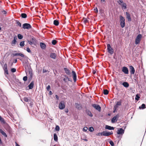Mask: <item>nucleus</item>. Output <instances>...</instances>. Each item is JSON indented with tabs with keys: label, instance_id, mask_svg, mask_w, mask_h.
Segmentation results:
<instances>
[{
	"label": "nucleus",
	"instance_id": "1",
	"mask_svg": "<svg viewBox=\"0 0 146 146\" xmlns=\"http://www.w3.org/2000/svg\"><path fill=\"white\" fill-rule=\"evenodd\" d=\"M11 55L13 56L14 57L17 56H21L22 57H23L24 58V59L25 60V61H28V57L25 55L24 54L21 53H12L11 54Z\"/></svg>",
	"mask_w": 146,
	"mask_h": 146
},
{
	"label": "nucleus",
	"instance_id": "2",
	"mask_svg": "<svg viewBox=\"0 0 146 146\" xmlns=\"http://www.w3.org/2000/svg\"><path fill=\"white\" fill-rule=\"evenodd\" d=\"M119 22L121 26V27L123 28L125 25V19L121 15L119 16Z\"/></svg>",
	"mask_w": 146,
	"mask_h": 146
},
{
	"label": "nucleus",
	"instance_id": "3",
	"mask_svg": "<svg viewBox=\"0 0 146 146\" xmlns=\"http://www.w3.org/2000/svg\"><path fill=\"white\" fill-rule=\"evenodd\" d=\"M28 61H25L23 62V65L25 68V71L26 74H27V70L28 69V72L29 71V69H31V66L27 64Z\"/></svg>",
	"mask_w": 146,
	"mask_h": 146
},
{
	"label": "nucleus",
	"instance_id": "4",
	"mask_svg": "<svg viewBox=\"0 0 146 146\" xmlns=\"http://www.w3.org/2000/svg\"><path fill=\"white\" fill-rule=\"evenodd\" d=\"M107 49L108 50V52L112 55L113 54L114 50L111 47L110 44H107Z\"/></svg>",
	"mask_w": 146,
	"mask_h": 146
},
{
	"label": "nucleus",
	"instance_id": "5",
	"mask_svg": "<svg viewBox=\"0 0 146 146\" xmlns=\"http://www.w3.org/2000/svg\"><path fill=\"white\" fill-rule=\"evenodd\" d=\"M22 28L24 29H29L32 28V26L30 24L26 23L23 25Z\"/></svg>",
	"mask_w": 146,
	"mask_h": 146
},
{
	"label": "nucleus",
	"instance_id": "6",
	"mask_svg": "<svg viewBox=\"0 0 146 146\" xmlns=\"http://www.w3.org/2000/svg\"><path fill=\"white\" fill-rule=\"evenodd\" d=\"M141 37L142 35L140 34H139L137 35L135 39V44H137L139 43Z\"/></svg>",
	"mask_w": 146,
	"mask_h": 146
},
{
	"label": "nucleus",
	"instance_id": "7",
	"mask_svg": "<svg viewBox=\"0 0 146 146\" xmlns=\"http://www.w3.org/2000/svg\"><path fill=\"white\" fill-rule=\"evenodd\" d=\"M92 106L96 110L99 112H100L101 110V107L98 104H94L92 105Z\"/></svg>",
	"mask_w": 146,
	"mask_h": 146
},
{
	"label": "nucleus",
	"instance_id": "8",
	"mask_svg": "<svg viewBox=\"0 0 146 146\" xmlns=\"http://www.w3.org/2000/svg\"><path fill=\"white\" fill-rule=\"evenodd\" d=\"M119 116V115L117 114L116 115L113 117L111 119V122L112 123H114L117 121L118 118Z\"/></svg>",
	"mask_w": 146,
	"mask_h": 146
},
{
	"label": "nucleus",
	"instance_id": "9",
	"mask_svg": "<svg viewBox=\"0 0 146 146\" xmlns=\"http://www.w3.org/2000/svg\"><path fill=\"white\" fill-rule=\"evenodd\" d=\"M29 74L30 75V76H29L28 80L29 82H30L32 80L33 76V71L32 69L30 68L29 69Z\"/></svg>",
	"mask_w": 146,
	"mask_h": 146
},
{
	"label": "nucleus",
	"instance_id": "10",
	"mask_svg": "<svg viewBox=\"0 0 146 146\" xmlns=\"http://www.w3.org/2000/svg\"><path fill=\"white\" fill-rule=\"evenodd\" d=\"M124 133V130L122 128H118L117 132V133L119 135L122 136Z\"/></svg>",
	"mask_w": 146,
	"mask_h": 146
},
{
	"label": "nucleus",
	"instance_id": "11",
	"mask_svg": "<svg viewBox=\"0 0 146 146\" xmlns=\"http://www.w3.org/2000/svg\"><path fill=\"white\" fill-rule=\"evenodd\" d=\"M72 74L74 81V82H76L77 80L76 74L74 71H72Z\"/></svg>",
	"mask_w": 146,
	"mask_h": 146
},
{
	"label": "nucleus",
	"instance_id": "12",
	"mask_svg": "<svg viewBox=\"0 0 146 146\" xmlns=\"http://www.w3.org/2000/svg\"><path fill=\"white\" fill-rule=\"evenodd\" d=\"M65 107L64 102L63 101H61L59 104V108L60 110L63 109Z\"/></svg>",
	"mask_w": 146,
	"mask_h": 146
},
{
	"label": "nucleus",
	"instance_id": "13",
	"mask_svg": "<svg viewBox=\"0 0 146 146\" xmlns=\"http://www.w3.org/2000/svg\"><path fill=\"white\" fill-rule=\"evenodd\" d=\"M122 70L125 74H129V70L128 68L126 67H123L122 68Z\"/></svg>",
	"mask_w": 146,
	"mask_h": 146
},
{
	"label": "nucleus",
	"instance_id": "14",
	"mask_svg": "<svg viewBox=\"0 0 146 146\" xmlns=\"http://www.w3.org/2000/svg\"><path fill=\"white\" fill-rule=\"evenodd\" d=\"M129 68L130 74H134L135 72V70L134 67L132 66H129Z\"/></svg>",
	"mask_w": 146,
	"mask_h": 146
},
{
	"label": "nucleus",
	"instance_id": "15",
	"mask_svg": "<svg viewBox=\"0 0 146 146\" xmlns=\"http://www.w3.org/2000/svg\"><path fill=\"white\" fill-rule=\"evenodd\" d=\"M64 70L66 74L68 75H70V76L71 72L68 69L66 68H64Z\"/></svg>",
	"mask_w": 146,
	"mask_h": 146
},
{
	"label": "nucleus",
	"instance_id": "16",
	"mask_svg": "<svg viewBox=\"0 0 146 146\" xmlns=\"http://www.w3.org/2000/svg\"><path fill=\"white\" fill-rule=\"evenodd\" d=\"M17 37L16 36L14 37L13 39L11 42V44L12 46H14L16 44V43L17 42Z\"/></svg>",
	"mask_w": 146,
	"mask_h": 146
},
{
	"label": "nucleus",
	"instance_id": "17",
	"mask_svg": "<svg viewBox=\"0 0 146 146\" xmlns=\"http://www.w3.org/2000/svg\"><path fill=\"white\" fill-rule=\"evenodd\" d=\"M34 82L33 81H32L31 83L29 85L28 87H29V89H32L34 86Z\"/></svg>",
	"mask_w": 146,
	"mask_h": 146
},
{
	"label": "nucleus",
	"instance_id": "18",
	"mask_svg": "<svg viewBox=\"0 0 146 146\" xmlns=\"http://www.w3.org/2000/svg\"><path fill=\"white\" fill-rule=\"evenodd\" d=\"M50 57L53 59H55L56 58V55L54 53L52 52L50 54Z\"/></svg>",
	"mask_w": 146,
	"mask_h": 146
},
{
	"label": "nucleus",
	"instance_id": "19",
	"mask_svg": "<svg viewBox=\"0 0 146 146\" xmlns=\"http://www.w3.org/2000/svg\"><path fill=\"white\" fill-rule=\"evenodd\" d=\"M85 111L87 115L90 117L93 116V115L91 111L88 109H86Z\"/></svg>",
	"mask_w": 146,
	"mask_h": 146
},
{
	"label": "nucleus",
	"instance_id": "20",
	"mask_svg": "<svg viewBox=\"0 0 146 146\" xmlns=\"http://www.w3.org/2000/svg\"><path fill=\"white\" fill-rule=\"evenodd\" d=\"M125 13L126 15V17L128 19V21L129 22L131 21V19L130 14L127 12H126Z\"/></svg>",
	"mask_w": 146,
	"mask_h": 146
},
{
	"label": "nucleus",
	"instance_id": "21",
	"mask_svg": "<svg viewBox=\"0 0 146 146\" xmlns=\"http://www.w3.org/2000/svg\"><path fill=\"white\" fill-rule=\"evenodd\" d=\"M105 128L106 129L109 130H113L114 129V128L113 127L107 125L105 126Z\"/></svg>",
	"mask_w": 146,
	"mask_h": 146
},
{
	"label": "nucleus",
	"instance_id": "22",
	"mask_svg": "<svg viewBox=\"0 0 146 146\" xmlns=\"http://www.w3.org/2000/svg\"><path fill=\"white\" fill-rule=\"evenodd\" d=\"M40 45L41 48L42 49H45L46 46V44L44 43L41 42L40 43Z\"/></svg>",
	"mask_w": 146,
	"mask_h": 146
},
{
	"label": "nucleus",
	"instance_id": "23",
	"mask_svg": "<svg viewBox=\"0 0 146 146\" xmlns=\"http://www.w3.org/2000/svg\"><path fill=\"white\" fill-rule=\"evenodd\" d=\"M102 136H109V131H104L102 132Z\"/></svg>",
	"mask_w": 146,
	"mask_h": 146
},
{
	"label": "nucleus",
	"instance_id": "24",
	"mask_svg": "<svg viewBox=\"0 0 146 146\" xmlns=\"http://www.w3.org/2000/svg\"><path fill=\"white\" fill-rule=\"evenodd\" d=\"M76 108L78 110L82 108L81 105L78 103H76L75 104Z\"/></svg>",
	"mask_w": 146,
	"mask_h": 146
},
{
	"label": "nucleus",
	"instance_id": "25",
	"mask_svg": "<svg viewBox=\"0 0 146 146\" xmlns=\"http://www.w3.org/2000/svg\"><path fill=\"white\" fill-rule=\"evenodd\" d=\"M123 86L125 88H127L129 86V83L126 82H123L122 84Z\"/></svg>",
	"mask_w": 146,
	"mask_h": 146
},
{
	"label": "nucleus",
	"instance_id": "26",
	"mask_svg": "<svg viewBox=\"0 0 146 146\" xmlns=\"http://www.w3.org/2000/svg\"><path fill=\"white\" fill-rule=\"evenodd\" d=\"M0 133L4 137H7V136L6 133L1 129H0Z\"/></svg>",
	"mask_w": 146,
	"mask_h": 146
},
{
	"label": "nucleus",
	"instance_id": "27",
	"mask_svg": "<svg viewBox=\"0 0 146 146\" xmlns=\"http://www.w3.org/2000/svg\"><path fill=\"white\" fill-rule=\"evenodd\" d=\"M146 108V105L144 104H143L140 106L139 107V109L140 110H143Z\"/></svg>",
	"mask_w": 146,
	"mask_h": 146
},
{
	"label": "nucleus",
	"instance_id": "28",
	"mask_svg": "<svg viewBox=\"0 0 146 146\" xmlns=\"http://www.w3.org/2000/svg\"><path fill=\"white\" fill-rule=\"evenodd\" d=\"M120 5L123 9H126L127 8V5L125 3L123 2Z\"/></svg>",
	"mask_w": 146,
	"mask_h": 146
},
{
	"label": "nucleus",
	"instance_id": "29",
	"mask_svg": "<svg viewBox=\"0 0 146 146\" xmlns=\"http://www.w3.org/2000/svg\"><path fill=\"white\" fill-rule=\"evenodd\" d=\"M59 22L58 21L57 19L55 20H54L53 22V24L54 25L57 26L59 24Z\"/></svg>",
	"mask_w": 146,
	"mask_h": 146
},
{
	"label": "nucleus",
	"instance_id": "30",
	"mask_svg": "<svg viewBox=\"0 0 146 146\" xmlns=\"http://www.w3.org/2000/svg\"><path fill=\"white\" fill-rule=\"evenodd\" d=\"M53 137L54 139V141H57L58 140V137L56 133H54Z\"/></svg>",
	"mask_w": 146,
	"mask_h": 146
},
{
	"label": "nucleus",
	"instance_id": "31",
	"mask_svg": "<svg viewBox=\"0 0 146 146\" xmlns=\"http://www.w3.org/2000/svg\"><path fill=\"white\" fill-rule=\"evenodd\" d=\"M21 17L22 18L25 19L27 17V15L25 13H22L21 14Z\"/></svg>",
	"mask_w": 146,
	"mask_h": 146
},
{
	"label": "nucleus",
	"instance_id": "32",
	"mask_svg": "<svg viewBox=\"0 0 146 146\" xmlns=\"http://www.w3.org/2000/svg\"><path fill=\"white\" fill-rule=\"evenodd\" d=\"M103 93L104 95H107L109 93V91L107 89H104L103 90Z\"/></svg>",
	"mask_w": 146,
	"mask_h": 146
},
{
	"label": "nucleus",
	"instance_id": "33",
	"mask_svg": "<svg viewBox=\"0 0 146 146\" xmlns=\"http://www.w3.org/2000/svg\"><path fill=\"white\" fill-rule=\"evenodd\" d=\"M57 42V41L55 40H53L52 41V43L53 45H56Z\"/></svg>",
	"mask_w": 146,
	"mask_h": 146
},
{
	"label": "nucleus",
	"instance_id": "34",
	"mask_svg": "<svg viewBox=\"0 0 146 146\" xmlns=\"http://www.w3.org/2000/svg\"><path fill=\"white\" fill-rule=\"evenodd\" d=\"M16 82L19 86H21L23 84L21 82H20L19 80L17 79L16 80Z\"/></svg>",
	"mask_w": 146,
	"mask_h": 146
},
{
	"label": "nucleus",
	"instance_id": "35",
	"mask_svg": "<svg viewBox=\"0 0 146 146\" xmlns=\"http://www.w3.org/2000/svg\"><path fill=\"white\" fill-rule=\"evenodd\" d=\"M17 37H18V38L19 39H22L23 37V35L20 34H18L17 35Z\"/></svg>",
	"mask_w": 146,
	"mask_h": 146
},
{
	"label": "nucleus",
	"instance_id": "36",
	"mask_svg": "<svg viewBox=\"0 0 146 146\" xmlns=\"http://www.w3.org/2000/svg\"><path fill=\"white\" fill-rule=\"evenodd\" d=\"M25 41H23L21 42L19 44V45L21 47H23L25 45Z\"/></svg>",
	"mask_w": 146,
	"mask_h": 146
},
{
	"label": "nucleus",
	"instance_id": "37",
	"mask_svg": "<svg viewBox=\"0 0 146 146\" xmlns=\"http://www.w3.org/2000/svg\"><path fill=\"white\" fill-rule=\"evenodd\" d=\"M15 21L16 23L17 24V25L19 26L20 27H21V23L18 20H15Z\"/></svg>",
	"mask_w": 146,
	"mask_h": 146
},
{
	"label": "nucleus",
	"instance_id": "38",
	"mask_svg": "<svg viewBox=\"0 0 146 146\" xmlns=\"http://www.w3.org/2000/svg\"><path fill=\"white\" fill-rule=\"evenodd\" d=\"M60 127L58 125H56V126L55 129L56 131H58L60 130Z\"/></svg>",
	"mask_w": 146,
	"mask_h": 146
},
{
	"label": "nucleus",
	"instance_id": "39",
	"mask_svg": "<svg viewBox=\"0 0 146 146\" xmlns=\"http://www.w3.org/2000/svg\"><path fill=\"white\" fill-rule=\"evenodd\" d=\"M140 96H139V95L137 94L136 95L135 97V100L136 101H138L139 100L140 98Z\"/></svg>",
	"mask_w": 146,
	"mask_h": 146
},
{
	"label": "nucleus",
	"instance_id": "40",
	"mask_svg": "<svg viewBox=\"0 0 146 146\" xmlns=\"http://www.w3.org/2000/svg\"><path fill=\"white\" fill-rule=\"evenodd\" d=\"M0 121L3 123H5V121L4 119L0 115Z\"/></svg>",
	"mask_w": 146,
	"mask_h": 146
},
{
	"label": "nucleus",
	"instance_id": "41",
	"mask_svg": "<svg viewBox=\"0 0 146 146\" xmlns=\"http://www.w3.org/2000/svg\"><path fill=\"white\" fill-rule=\"evenodd\" d=\"M121 100H120L119 101H118L116 103V105H117L119 106H121Z\"/></svg>",
	"mask_w": 146,
	"mask_h": 146
},
{
	"label": "nucleus",
	"instance_id": "42",
	"mask_svg": "<svg viewBox=\"0 0 146 146\" xmlns=\"http://www.w3.org/2000/svg\"><path fill=\"white\" fill-rule=\"evenodd\" d=\"M117 2L119 5H121L123 2L122 0H118Z\"/></svg>",
	"mask_w": 146,
	"mask_h": 146
},
{
	"label": "nucleus",
	"instance_id": "43",
	"mask_svg": "<svg viewBox=\"0 0 146 146\" xmlns=\"http://www.w3.org/2000/svg\"><path fill=\"white\" fill-rule=\"evenodd\" d=\"M88 130L92 132L94 131V129L93 127H89Z\"/></svg>",
	"mask_w": 146,
	"mask_h": 146
},
{
	"label": "nucleus",
	"instance_id": "44",
	"mask_svg": "<svg viewBox=\"0 0 146 146\" xmlns=\"http://www.w3.org/2000/svg\"><path fill=\"white\" fill-rule=\"evenodd\" d=\"M109 143L111 146H114V143L112 140H110L109 142Z\"/></svg>",
	"mask_w": 146,
	"mask_h": 146
},
{
	"label": "nucleus",
	"instance_id": "45",
	"mask_svg": "<svg viewBox=\"0 0 146 146\" xmlns=\"http://www.w3.org/2000/svg\"><path fill=\"white\" fill-rule=\"evenodd\" d=\"M11 72H12L13 73H14V72H16V68H13L11 69Z\"/></svg>",
	"mask_w": 146,
	"mask_h": 146
},
{
	"label": "nucleus",
	"instance_id": "46",
	"mask_svg": "<svg viewBox=\"0 0 146 146\" xmlns=\"http://www.w3.org/2000/svg\"><path fill=\"white\" fill-rule=\"evenodd\" d=\"M89 21L86 18H84V21L83 22L86 24Z\"/></svg>",
	"mask_w": 146,
	"mask_h": 146
},
{
	"label": "nucleus",
	"instance_id": "47",
	"mask_svg": "<svg viewBox=\"0 0 146 146\" xmlns=\"http://www.w3.org/2000/svg\"><path fill=\"white\" fill-rule=\"evenodd\" d=\"M4 70V71L5 73L6 74H8L9 73L8 72V70H7V68H5Z\"/></svg>",
	"mask_w": 146,
	"mask_h": 146
},
{
	"label": "nucleus",
	"instance_id": "48",
	"mask_svg": "<svg viewBox=\"0 0 146 146\" xmlns=\"http://www.w3.org/2000/svg\"><path fill=\"white\" fill-rule=\"evenodd\" d=\"M27 76H24L23 78V80L25 81H26L27 80Z\"/></svg>",
	"mask_w": 146,
	"mask_h": 146
},
{
	"label": "nucleus",
	"instance_id": "49",
	"mask_svg": "<svg viewBox=\"0 0 146 146\" xmlns=\"http://www.w3.org/2000/svg\"><path fill=\"white\" fill-rule=\"evenodd\" d=\"M23 99L24 101L25 102H29V100L27 97H24Z\"/></svg>",
	"mask_w": 146,
	"mask_h": 146
},
{
	"label": "nucleus",
	"instance_id": "50",
	"mask_svg": "<svg viewBox=\"0 0 146 146\" xmlns=\"http://www.w3.org/2000/svg\"><path fill=\"white\" fill-rule=\"evenodd\" d=\"M26 50L28 52H29V53L31 52V51L29 47H27V48Z\"/></svg>",
	"mask_w": 146,
	"mask_h": 146
},
{
	"label": "nucleus",
	"instance_id": "51",
	"mask_svg": "<svg viewBox=\"0 0 146 146\" xmlns=\"http://www.w3.org/2000/svg\"><path fill=\"white\" fill-rule=\"evenodd\" d=\"M88 129V128L87 127H84L83 129V131L86 132V131Z\"/></svg>",
	"mask_w": 146,
	"mask_h": 146
},
{
	"label": "nucleus",
	"instance_id": "52",
	"mask_svg": "<svg viewBox=\"0 0 146 146\" xmlns=\"http://www.w3.org/2000/svg\"><path fill=\"white\" fill-rule=\"evenodd\" d=\"M96 135L98 136H99L100 135L102 136V132L96 134Z\"/></svg>",
	"mask_w": 146,
	"mask_h": 146
},
{
	"label": "nucleus",
	"instance_id": "53",
	"mask_svg": "<svg viewBox=\"0 0 146 146\" xmlns=\"http://www.w3.org/2000/svg\"><path fill=\"white\" fill-rule=\"evenodd\" d=\"M50 89V85H48L46 87V90L47 91H49Z\"/></svg>",
	"mask_w": 146,
	"mask_h": 146
},
{
	"label": "nucleus",
	"instance_id": "54",
	"mask_svg": "<svg viewBox=\"0 0 146 146\" xmlns=\"http://www.w3.org/2000/svg\"><path fill=\"white\" fill-rule=\"evenodd\" d=\"M94 10L96 11V13H98V9L97 7H96L94 8Z\"/></svg>",
	"mask_w": 146,
	"mask_h": 146
},
{
	"label": "nucleus",
	"instance_id": "55",
	"mask_svg": "<svg viewBox=\"0 0 146 146\" xmlns=\"http://www.w3.org/2000/svg\"><path fill=\"white\" fill-rule=\"evenodd\" d=\"M48 71L47 70L43 68L42 70V72L43 73H45L47 72Z\"/></svg>",
	"mask_w": 146,
	"mask_h": 146
},
{
	"label": "nucleus",
	"instance_id": "56",
	"mask_svg": "<svg viewBox=\"0 0 146 146\" xmlns=\"http://www.w3.org/2000/svg\"><path fill=\"white\" fill-rule=\"evenodd\" d=\"M118 106L116 105L115 104V105H114V106L113 109H117V108H118Z\"/></svg>",
	"mask_w": 146,
	"mask_h": 146
},
{
	"label": "nucleus",
	"instance_id": "57",
	"mask_svg": "<svg viewBox=\"0 0 146 146\" xmlns=\"http://www.w3.org/2000/svg\"><path fill=\"white\" fill-rule=\"evenodd\" d=\"M28 43L31 45L33 44V42L29 40H28Z\"/></svg>",
	"mask_w": 146,
	"mask_h": 146
},
{
	"label": "nucleus",
	"instance_id": "58",
	"mask_svg": "<svg viewBox=\"0 0 146 146\" xmlns=\"http://www.w3.org/2000/svg\"><path fill=\"white\" fill-rule=\"evenodd\" d=\"M41 142H42L44 143H46V140L45 139L44 140H40Z\"/></svg>",
	"mask_w": 146,
	"mask_h": 146
},
{
	"label": "nucleus",
	"instance_id": "59",
	"mask_svg": "<svg viewBox=\"0 0 146 146\" xmlns=\"http://www.w3.org/2000/svg\"><path fill=\"white\" fill-rule=\"evenodd\" d=\"M7 68V65L6 64H5L4 65V66L3 67V69L4 70V69H5V68Z\"/></svg>",
	"mask_w": 146,
	"mask_h": 146
},
{
	"label": "nucleus",
	"instance_id": "60",
	"mask_svg": "<svg viewBox=\"0 0 146 146\" xmlns=\"http://www.w3.org/2000/svg\"><path fill=\"white\" fill-rule=\"evenodd\" d=\"M67 80H68L69 81H70L71 82H72V79H71V78H68L67 79Z\"/></svg>",
	"mask_w": 146,
	"mask_h": 146
},
{
	"label": "nucleus",
	"instance_id": "61",
	"mask_svg": "<svg viewBox=\"0 0 146 146\" xmlns=\"http://www.w3.org/2000/svg\"><path fill=\"white\" fill-rule=\"evenodd\" d=\"M55 97L57 100H58L59 99V98L58 96L57 95H55Z\"/></svg>",
	"mask_w": 146,
	"mask_h": 146
},
{
	"label": "nucleus",
	"instance_id": "62",
	"mask_svg": "<svg viewBox=\"0 0 146 146\" xmlns=\"http://www.w3.org/2000/svg\"><path fill=\"white\" fill-rule=\"evenodd\" d=\"M109 136L112 135L113 134V132L112 131H111V132H109Z\"/></svg>",
	"mask_w": 146,
	"mask_h": 146
},
{
	"label": "nucleus",
	"instance_id": "63",
	"mask_svg": "<svg viewBox=\"0 0 146 146\" xmlns=\"http://www.w3.org/2000/svg\"><path fill=\"white\" fill-rule=\"evenodd\" d=\"M33 102H31L30 103V106L31 107H32L33 106Z\"/></svg>",
	"mask_w": 146,
	"mask_h": 146
},
{
	"label": "nucleus",
	"instance_id": "64",
	"mask_svg": "<svg viewBox=\"0 0 146 146\" xmlns=\"http://www.w3.org/2000/svg\"><path fill=\"white\" fill-rule=\"evenodd\" d=\"M67 79H66V78H64V79H63V80L64 81V82H65V83L67 82Z\"/></svg>",
	"mask_w": 146,
	"mask_h": 146
}]
</instances>
